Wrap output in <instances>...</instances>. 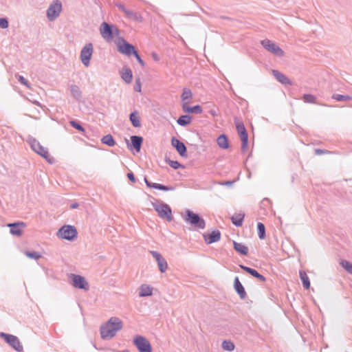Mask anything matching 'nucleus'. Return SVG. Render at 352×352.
Instances as JSON below:
<instances>
[{
  "mask_svg": "<svg viewBox=\"0 0 352 352\" xmlns=\"http://www.w3.org/2000/svg\"><path fill=\"white\" fill-rule=\"evenodd\" d=\"M70 124L75 129H76L77 130H78L79 131H81V132H84L85 131V129L84 128L80 125L78 123H77L76 122L74 121V120H72L69 122Z\"/></svg>",
  "mask_w": 352,
  "mask_h": 352,
  "instance_id": "42",
  "label": "nucleus"
},
{
  "mask_svg": "<svg viewBox=\"0 0 352 352\" xmlns=\"http://www.w3.org/2000/svg\"><path fill=\"white\" fill-rule=\"evenodd\" d=\"M211 113H212L213 116H215V112H212V111H211Z\"/></svg>",
  "mask_w": 352,
  "mask_h": 352,
  "instance_id": "56",
  "label": "nucleus"
},
{
  "mask_svg": "<svg viewBox=\"0 0 352 352\" xmlns=\"http://www.w3.org/2000/svg\"><path fill=\"white\" fill-rule=\"evenodd\" d=\"M241 268H242L243 270H245V272H247L248 273H249L250 274H251L252 276H256V274H258V272L252 268H250V267H246V266H243V265H240Z\"/></svg>",
  "mask_w": 352,
  "mask_h": 352,
  "instance_id": "40",
  "label": "nucleus"
},
{
  "mask_svg": "<svg viewBox=\"0 0 352 352\" xmlns=\"http://www.w3.org/2000/svg\"><path fill=\"white\" fill-rule=\"evenodd\" d=\"M62 10V4L59 1L52 3L47 11V16L50 21H54L60 14Z\"/></svg>",
  "mask_w": 352,
  "mask_h": 352,
  "instance_id": "8",
  "label": "nucleus"
},
{
  "mask_svg": "<svg viewBox=\"0 0 352 352\" xmlns=\"http://www.w3.org/2000/svg\"><path fill=\"white\" fill-rule=\"evenodd\" d=\"M130 19H133L135 21H140V22L142 21V16L136 12H133Z\"/></svg>",
  "mask_w": 352,
  "mask_h": 352,
  "instance_id": "44",
  "label": "nucleus"
},
{
  "mask_svg": "<svg viewBox=\"0 0 352 352\" xmlns=\"http://www.w3.org/2000/svg\"><path fill=\"white\" fill-rule=\"evenodd\" d=\"M135 57L136 58L137 60L138 61V63L142 66L144 67V62L143 61V60L140 58V56H139V54H138V52H135V54H134Z\"/></svg>",
  "mask_w": 352,
  "mask_h": 352,
  "instance_id": "49",
  "label": "nucleus"
},
{
  "mask_svg": "<svg viewBox=\"0 0 352 352\" xmlns=\"http://www.w3.org/2000/svg\"><path fill=\"white\" fill-rule=\"evenodd\" d=\"M305 102L307 103H316V97L311 94H305L302 97Z\"/></svg>",
  "mask_w": 352,
  "mask_h": 352,
  "instance_id": "37",
  "label": "nucleus"
},
{
  "mask_svg": "<svg viewBox=\"0 0 352 352\" xmlns=\"http://www.w3.org/2000/svg\"><path fill=\"white\" fill-rule=\"evenodd\" d=\"M261 45L263 47L267 50L268 52L274 54L278 56H283L284 55V52L282 49L279 47L275 43L272 42L270 40L265 39L261 41Z\"/></svg>",
  "mask_w": 352,
  "mask_h": 352,
  "instance_id": "7",
  "label": "nucleus"
},
{
  "mask_svg": "<svg viewBox=\"0 0 352 352\" xmlns=\"http://www.w3.org/2000/svg\"><path fill=\"white\" fill-rule=\"evenodd\" d=\"M272 74L277 79V80H278L280 83L285 85H291L289 79L280 72L277 70H273Z\"/></svg>",
  "mask_w": 352,
  "mask_h": 352,
  "instance_id": "22",
  "label": "nucleus"
},
{
  "mask_svg": "<svg viewBox=\"0 0 352 352\" xmlns=\"http://www.w3.org/2000/svg\"><path fill=\"white\" fill-rule=\"evenodd\" d=\"M93 53V46L92 44L89 43L86 45L81 50L80 53V59L82 63L86 66H89V60L92 56Z\"/></svg>",
  "mask_w": 352,
  "mask_h": 352,
  "instance_id": "11",
  "label": "nucleus"
},
{
  "mask_svg": "<svg viewBox=\"0 0 352 352\" xmlns=\"http://www.w3.org/2000/svg\"><path fill=\"white\" fill-rule=\"evenodd\" d=\"M1 337L4 338V340L9 343L14 349L17 351H21L23 349V346L21 345L19 339L12 335L6 334L2 333L1 334Z\"/></svg>",
  "mask_w": 352,
  "mask_h": 352,
  "instance_id": "12",
  "label": "nucleus"
},
{
  "mask_svg": "<svg viewBox=\"0 0 352 352\" xmlns=\"http://www.w3.org/2000/svg\"><path fill=\"white\" fill-rule=\"evenodd\" d=\"M316 153L317 154H321V153H323L324 152H323L322 151H320V150H316Z\"/></svg>",
  "mask_w": 352,
  "mask_h": 352,
  "instance_id": "54",
  "label": "nucleus"
},
{
  "mask_svg": "<svg viewBox=\"0 0 352 352\" xmlns=\"http://www.w3.org/2000/svg\"><path fill=\"white\" fill-rule=\"evenodd\" d=\"M234 250L243 255H247L248 253V248L244 244L234 241L233 243Z\"/></svg>",
  "mask_w": 352,
  "mask_h": 352,
  "instance_id": "26",
  "label": "nucleus"
},
{
  "mask_svg": "<svg viewBox=\"0 0 352 352\" xmlns=\"http://www.w3.org/2000/svg\"><path fill=\"white\" fill-rule=\"evenodd\" d=\"M257 229L258 237L261 239H264L265 238V228L264 224L262 223H258L257 224Z\"/></svg>",
  "mask_w": 352,
  "mask_h": 352,
  "instance_id": "34",
  "label": "nucleus"
},
{
  "mask_svg": "<svg viewBox=\"0 0 352 352\" xmlns=\"http://www.w3.org/2000/svg\"><path fill=\"white\" fill-rule=\"evenodd\" d=\"M192 97L193 94L190 89L188 88H184L183 89L181 96L182 109H184V104L188 105L190 104V101L192 100Z\"/></svg>",
  "mask_w": 352,
  "mask_h": 352,
  "instance_id": "19",
  "label": "nucleus"
},
{
  "mask_svg": "<svg viewBox=\"0 0 352 352\" xmlns=\"http://www.w3.org/2000/svg\"><path fill=\"white\" fill-rule=\"evenodd\" d=\"M72 277L73 280V285L75 287L83 289L85 290L89 289V284L82 276L72 274Z\"/></svg>",
  "mask_w": 352,
  "mask_h": 352,
  "instance_id": "13",
  "label": "nucleus"
},
{
  "mask_svg": "<svg viewBox=\"0 0 352 352\" xmlns=\"http://www.w3.org/2000/svg\"><path fill=\"white\" fill-rule=\"evenodd\" d=\"M127 177L132 183H135V178L133 173H128Z\"/></svg>",
  "mask_w": 352,
  "mask_h": 352,
  "instance_id": "50",
  "label": "nucleus"
},
{
  "mask_svg": "<svg viewBox=\"0 0 352 352\" xmlns=\"http://www.w3.org/2000/svg\"><path fill=\"white\" fill-rule=\"evenodd\" d=\"M131 139L133 146L134 147L137 152H139L140 151L141 145L143 141L142 138L140 136L133 135L131 136Z\"/></svg>",
  "mask_w": 352,
  "mask_h": 352,
  "instance_id": "25",
  "label": "nucleus"
},
{
  "mask_svg": "<svg viewBox=\"0 0 352 352\" xmlns=\"http://www.w3.org/2000/svg\"><path fill=\"white\" fill-rule=\"evenodd\" d=\"M183 111L186 113H201L202 109L199 105H195L192 107H190L189 104H184Z\"/></svg>",
  "mask_w": 352,
  "mask_h": 352,
  "instance_id": "27",
  "label": "nucleus"
},
{
  "mask_svg": "<svg viewBox=\"0 0 352 352\" xmlns=\"http://www.w3.org/2000/svg\"><path fill=\"white\" fill-rule=\"evenodd\" d=\"M57 236L61 239L72 241L77 236V230L74 226L66 225L60 228Z\"/></svg>",
  "mask_w": 352,
  "mask_h": 352,
  "instance_id": "3",
  "label": "nucleus"
},
{
  "mask_svg": "<svg viewBox=\"0 0 352 352\" xmlns=\"http://www.w3.org/2000/svg\"><path fill=\"white\" fill-rule=\"evenodd\" d=\"M71 91H72V93L73 94V96L76 98H79L80 97V95H81V92L80 91V89L78 86L76 85H73L71 87Z\"/></svg>",
  "mask_w": 352,
  "mask_h": 352,
  "instance_id": "39",
  "label": "nucleus"
},
{
  "mask_svg": "<svg viewBox=\"0 0 352 352\" xmlns=\"http://www.w3.org/2000/svg\"><path fill=\"white\" fill-rule=\"evenodd\" d=\"M100 31L102 36L107 41H111L114 36L119 34V30L116 27L111 26L105 22L102 23Z\"/></svg>",
  "mask_w": 352,
  "mask_h": 352,
  "instance_id": "2",
  "label": "nucleus"
},
{
  "mask_svg": "<svg viewBox=\"0 0 352 352\" xmlns=\"http://www.w3.org/2000/svg\"><path fill=\"white\" fill-rule=\"evenodd\" d=\"M191 117L189 116H182L177 120L178 124L181 126H186L191 122Z\"/></svg>",
  "mask_w": 352,
  "mask_h": 352,
  "instance_id": "32",
  "label": "nucleus"
},
{
  "mask_svg": "<svg viewBox=\"0 0 352 352\" xmlns=\"http://www.w3.org/2000/svg\"><path fill=\"white\" fill-rule=\"evenodd\" d=\"M244 219V214L242 213L235 214L232 217V222L236 226H241L242 225Z\"/></svg>",
  "mask_w": 352,
  "mask_h": 352,
  "instance_id": "29",
  "label": "nucleus"
},
{
  "mask_svg": "<svg viewBox=\"0 0 352 352\" xmlns=\"http://www.w3.org/2000/svg\"><path fill=\"white\" fill-rule=\"evenodd\" d=\"M18 80L25 86L30 87L28 80L22 76H18Z\"/></svg>",
  "mask_w": 352,
  "mask_h": 352,
  "instance_id": "45",
  "label": "nucleus"
},
{
  "mask_svg": "<svg viewBox=\"0 0 352 352\" xmlns=\"http://www.w3.org/2000/svg\"><path fill=\"white\" fill-rule=\"evenodd\" d=\"M78 204H73V205L72 206V208H77V207H78Z\"/></svg>",
  "mask_w": 352,
  "mask_h": 352,
  "instance_id": "55",
  "label": "nucleus"
},
{
  "mask_svg": "<svg viewBox=\"0 0 352 352\" xmlns=\"http://www.w3.org/2000/svg\"><path fill=\"white\" fill-rule=\"evenodd\" d=\"M32 148L39 155L45 159L49 163H52L53 159L51 157L47 149H45L41 144L34 140L31 144Z\"/></svg>",
  "mask_w": 352,
  "mask_h": 352,
  "instance_id": "9",
  "label": "nucleus"
},
{
  "mask_svg": "<svg viewBox=\"0 0 352 352\" xmlns=\"http://www.w3.org/2000/svg\"><path fill=\"white\" fill-rule=\"evenodd\" d=\"M122 327V322L121 320L116 317H112L101 327V336L102 338H113Z\"/></svg>",
  "mask_w": 352,
  "mask_h": 352,
  "instance_id": "1",
  "label": "nucleus"
},
{
  "mask_svg": "<svg viewBox=\"0 0 352 352\" xmlns=\"http://www.w3.org/2000/svg\"><path fill=\"white\" fill-rule=\"evenodd\" d=\"M134 344L140 352H152V348L150 342L142 336H137L134 339Z\"/></svg>",
  "mask_w": 352,
  "mask_h": 352,
  "instance_id": "10",
  "label": "nucleus"
},
{
  "mask_svg": "<svg viewBox=\"0 0 352 352\" xmlns=\"http://www.w3.org/2000/svg\"><path fill=\"white\" fill-rule=\"evenodd\" d=\"M141 82H140V79H138L136 80L135 81V85L134 86V89L138 91V92H140L141 91Z\"/></svg>",
  "mask_w": 352,
  "mask_h": 352,
  "instance_id": "47",
  "label": "nucleus"
},
{
  "mask_svg": "<svg viewBox=\"0 0 352 352\" xmlns=\"http://www.w3.org/2000/svg\"><path fill=\"white\" fill-rule=\"evenodd\" d=\"M332 98L338 101L351 100L352 98L348 95L333 94Z\"/></svg>",
  "mask_w": 352,
  "mask_h": 352,
  "instance_id": "36",
  "label": "nucleus"
},
{
  "mask_svg": "<svg viewBox=\"0 0 352 352\" xmlns=\"http://www.w3.org/2000/svg\"><path fill=\"white\" fill-rule=\"evenodd\" d=\"M151 254L155 258L157 262L159 269L161 272H164L168 269V264L166 261L162 256V255L155 251H151Z\"/></svg>",
  "mask_w": 352,
  "mask_h": 352,
  "instance_id": "14",
  "label": "nucleus"
},
{
  "mask_svg": "<svg viewBox=\"0 0 352 352\" xmlns=\"http://www.w3.org/2000/svg\"><path fill=\"white\" fill-rule=\"evenodd\" d=\"M300 277L302 282L303 286L306 289H309L310 287V282H309V277H308L307 274H306V272H303V271L300 272Z\"/></svg>",
  "mask_w": 352,
  "mask_h": 352,
  "instance_id": "30",
  "label": "nucleus"
},
{
  "mask_svg": "<svg viewBox=\"0 0 352 352\" xmlns=\"http://www.w3.org/2000/svg\"><path fill=\"white\" fill-rule=\"evenodd\" d=\"M121 77L126 83H130L133 79V73L130 68L124 67L121 71Z\"/></svg>",
  "mask_w": 352,
  "mask_h": 352,
  "instance_id": "20",
  "label": "nucleus"
},
{
  "mask_svg": "<svg viewBox=\"0 0 352 352\" xmlns=\"http://www.w3.org/2000/svg\"><path fill=\"white\" fill-rule=\"evenodd\" d=\"M221 237L220 232L218 230L212 231L209 234H204V238L206 243L210 244L219 241Z\"/></svg>",
  "mask_w": 352,
  "mask_h": 352,
  "instance_id": "18",
  "label": "nucleus"
},
{
  "mask_svg": "<svg viewBox=\"0 0 352 352\" xmlns=\"http://www.w3.org/2000/svg\"><path fill=\"white\" fill-rule=\"evenodd\" d=\"M186 213V215L184 219L186 222L199 229H204L205 228L204 220L201 219L198 214L190 210H187Z\"/></svg>",
  "mask_w": 352,
  "mask_h": 352,
  "instance_id": "5",
  "label": "nucleus"
},
{
  "mask_svg": "<svg viewBox=\"0 0 352 352\" xmlns=\"http://www.w3.org/2000/svg\"><path fill=\"white\" fill-rule=\"evenodd\" d=\"M169 165L174 169H177L181 166V164L177 161H170Z\"/></svg>",
  "mask_w": 352,
  "mask_h": 352,
  "instance_id": "48",
  "label": "nucleus"
},
{
  "mask_svg": "<svg viewBox=\"0 0 352 352\" xmlns=\"http://www.w3.org/2000/svg\"><path fill=\"white\" fill-rule=\"evenodd\" d=\"M234 289L240 296L241 298L243 299L245 298L246 296V293L245 291V289L241 282L239 281V279L238 277H236L234 278Z\"/></svg>",
  "mask_w": 352,
  "mask_h": 352,
  "instance_id": "21",
  "label": "nucleus"
},
{
  "mask_svg": "<svg viewBox=\"0 0 352 352\" xmlns=\"http://www.w3.org/2000/svg\"><path fill=\"white\" fill-rule=\"evenodd\" d=\"M101 141L103 144H107L109 146H113L116 144L112 135H107L104 136L102 138Z\"/></svg>",
  "mask_w": 352,
  "mask_h": 352,
  "instance_id": "33",
  "label": "nucleus"
},
{
  "mask_svg": "<svg viewBox=\"0 0 352 352\" xmlns=\"http://www.w3.org/2000/svg\"><path fill=\"white\" fill-rule=\"evenodd\" d=\"M255 277L258 278L259 280H261L263 282L265 281V280H266L265 278L263 275L260 274L258 272Z\"/></svg>",
  "mask_w": 352,
  "mask_h": 352,
  "instance_id": "51",
  "label": "nucleus"
},
{
  "mask_svg": "<svg viewBox=\"0 0 352 352\" xmlns=\"http://www.w3.org/2000/svg\"><path fill=\"white\" fill-rule=\"evenodd\" d=\"M171 142L172 145L176 148L177 151L181 156H186V147L183 142L175 138L172 139Z\"/></svg>",
  "mask_w": 352,
  "mask_h": 352,
  "instance_id": "17",
  "label": "nucleus"
},
{
  "mask_svg": "<svg viewBox=\"0 0 352 352\" xmlns=\"http://www.w3.org/2000/svg\"><path fill=\"white\" fill-rule=\"evenodd\" d=\"M255 277L258 278L259 280H261L263 282L265 281V280H266L265 278L263 275L260 274L258 272Z\"/></svg>",
  "mask_w": 352,
  "mask_h": 352,
  "instance_id": "52",
  "label": "nucleus"
},
{
  "mask_svg": "<svg viewBox=\"0 0 352 352\" xmlns=\"http://www.w3.org/2000/svg\"><path fill=\"white\" fill-rule=\"evenodd\" d=\"M130 120L134 127L140 126V118L136 112H133L131 113Z\"/></svg>",
  "mask_w": 352,
  "mask_h": 352,
  "instance_id": "31",
  "label": "nucleus"
},
{
  "mask_svg": "<svg viewBox=\"0 0 352 352\" xmlns=\"http://www.w3.org/2000/svg\"><path fill=\"white\" fill-rule=\"evenodd\" d=\"M218 146L223 149L229 148V143L227 137L225 135H221L217 140Z\"/></svg>",
  "mask_w": 352,
  "mask_h": 352,
  "instance_id": "24",
  "label": "nucleus"
},
{
  "mask_svg": "<svg viewBox=\"0 0 352 352\" xmlns=\"http://www.w3.org/2000/svg\"><path fill=\"white\" fill-rule=\"evenodd\" d=\"M153 294V287L148 285H142L140 287L139 296L140 297L150 296Z\"/></svg>",
  "mask_w": 352,
  "mask_h": 352,
  "instance_id": "23",
  "label": "nucleus"
},
{
  "mask_svg": "<svg viewBox=\"0 0 352 352\" xmlns=\"http://www.w3.org/2000/svg\"><path fill=\"white\" fill-rule=\"evenodd\" d=\"M0 27L1 28H7L8 27V22L6 19H0Z\"/></svg>",
  "mask_w": 352,
  "mask_h": 352,
  "instance_id": "46",
  "label": "nucleus"
},
{
  "mask_svg": "<svg viewBox=\"0 0 352 352\" xmlns=\"http://www.w3.org/2000/svg\"><path fill=\"white\" fill-rule=\"evenodd\" d=\"M152 57L155 61H159L160 57L156 53H152Z\"/></svg>",
  "mask_w": 352,
  "mask_h": 352,
  "instance_id": "53",
  "label": "nucleus"
},
{
  "mask_svg": "<svg viewBox=\"0 0 352 352\" xmlns=\"http://www.w3.org/2000/svg\"><path fill=\"white\" fill-rule=\"evenodd\" d=\"M222 347L223 349L225 350H227V351H232L234 350V344L230 342V341H224L223 343H222Z\"/></svg>",
  "mask_w": 352,
  "mask_h": 352,
  "instance_id": "38",
  "label": "nucleus"
},
{
  "mask_svg": "<svg viewBox=\"0 0 352 352\" xmlns=\"http://www.w3.org/2000/svg\"><path fill=\"white\" fill-rule=\"evenodd\" d=\"M118 8H120V10H122L124 14H125V15H126L127 17H129V18H130V17H131V16L132 15V13L133 12H132V11H130V10H126V9L124 7V6H122V5H119V6H118Z\"/></svg>",
  "mask_w": 352,
  "mask_h": 352,
  "instance_id": "43",
  "label": "nucleus"
},
{
  "mask_svg": "<svg viewBox=\"0 0 352 352\" xmlns=\"http://www.w3.org/2000/svg\"><path fill=\"white\" fill-rule=\"evenodd\" d=\"M236 128L242 142L241 150L245 152L248 148V135L244 124L240 121H236Z\"/></svg>",
  "mask_w": 352,
  "mask_h": 352,
  "instance_id": "6",
  "label": "nucleus"
},
{
  "mask_svg": "<svg viewBox=\"0 0 352 352\" xmlns=\"http://www.w3.org/2000/svg\"><path fill=\"white\" fill-rule=\"evenodd\" d=\"M153 206L160 217L168 221H171L173 220L172 210L167 204L158 203L153 204Z\"/></svg>",
  "mask_w": 352,
  "mask_h": 352,
  "instance_id": "4",
  "label": "nucleus"
},
{
  "mask_svg": "<svg viewBox=\"0 0 352 352\" xmlns=\"http://www.w3.org/2000/svg\"><path fill=\"white\" fill-rule=\"evenodd\" d=\"M118 50L122 54H124L128 55V56L131 54H135V52H137L132 45H131L125 41H123L122 44L119 45Z\"/></svg>",
  "mask_w": 352,
  "mask_h": 352,
  "instance_id": "16",
  "label": "nucleus"
},
{
  "mask_svg": "<svg viewBox=\"0 0 352 352\" xmlns=\"http://www.w3.org/2000/svg\"><path fill=\"white\" fill-rule=\"evenodd\" d=\"M144 181H145L146 186L148 188H153L159 189V190H165V191L170 190V188L166 186H164V185H162L160 184H157V183H151L147 180L146 178L144 179Z\"/></svg>",
  "mask_w": 352,
  "mask_h": 352,
  "instance_id": "28",
  "label": "nucleus"
},
{
  "mask_svg": "<svg viewBox=\"0 0 352 352\" xmlns=\"http://www.w3.org/2000/svg\"><path fill=\"white\" fill-rule=\"evenodd\" d=\"M8 226L10 227V232L13 235L21 236L23 233V230L25 227V224L23 222L10 223Z\"/></svg>",
  "mask_w": 352,
  "mask_h": 352,
  "instance_id": "15",
  "label": "nucleus"
},
{
  "mask_svg": "<svg viewBox=\"0 0 352 352\" xmlns=\"http://www.w3.org/2000/svg\"><path fill=\"white\" fill-rule=\"evenodd\" d=\"M340 265L344 268L349 273L352 274V263L345 261L342 260L340 263Z\"/></svg>",
  "mask_w": 352,
  "mask_h": 352,
  "instance_id": "35",
  "label": "nucleus"
},
{
  "mask_svg": "<svg viewBox=\"0 0 352 352\" xmlns=\"http://www.w3.org/2000/svg\"><path fill=\"white\" fill-rule=\"evenodd\" d=\"M25 255L27 256H28L29 258H34V259H38L41 258V254L38 252H27L25 253Z\"/></svg>",
  "mask_w": 352,
  "mask_h": 352,
  "instance_id": "41",
  "label": "nucleus"
}]
</instances>
